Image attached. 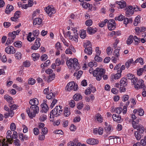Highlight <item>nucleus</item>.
<instances>
[{"mask_svg":"<svg viewBox=\"0 0 146 146\" xmlns=\"http://www.w3.org/2000/svg\"><path fill=\"white\" fill-rule=\"evenodd\" d=\"M37 105L31 106L27 110V112L29 117L33 118L35 117L36 114L39 112V109Z\"/></svg>","mask_w":146,"mask_h":146,"instance_id":"1","label":"nucleus"},{"mask_svg":"<svg viewBox=\"0 0 146 146\" xmlns=\"http://www.w3.org/2000/svg\"><path fill=\"white\" fill-rule=\"evenodd\" d=\"M66 64L68 68H73L74 69H78L80 68L78 60L75 58L70 59L67 61Z\"/></svg>","mask_w":146,"mask_h":146,"instance_id":"2","label":"nucleus"},{"mask_svg":"<svg viewBox=\"0 0 146 146\" xmlns=\"http://www.w3.org/2000/svg\"><path fill=\"white\" fill-rule=\"evenodd\" d=\"M106 70L102 68H97L94 70L93 72V75L96 77V79L97 80H100L103 76L105 74Z\"/></svg>","mask_w":146,"mask_h":146,"instance_id":"3","label":"nucleus"},{"mask_svg":"<svg viewBox=\"0 0 146 146\" xmlns=\"http://www.w3.org/2000/svg\"><path fill=\"white\" fill-rule=\"evenodd\" d=\"M58 107L56 106L53 110H52L50 113V118H54V117H57L60 115L62 113V110H60L58 111H57L58 110Z\"/></svg>","mask_w":146,"mask_h":146,"instance_id":"4","label":"nucleus"},{"mask_svg":"<svg viewBox=\"0 0 146 146\" xmlns=\"http://www.w3.org/2000/svg\"><path fill=\"white\" fill-rule=\"evenodd\" d=\"M66 88H67V90L70 91L72 90L76 91L77 90L78 87L77 85L74 82H69L67 84Z\"/></svg>","mask_w":146,"mask_h":146,"instance_id":"5","label":"nucleus"},{"mask_svg":"<svg viewBox=\"0 0 146 146\" xmlns=\"http://www.w3.org/2000/svg\"><path fill=\"white\" fill-rule=\"evenodd\" d=\"M108 29L112 31L114 30L116 27V24L115 21L113 19L108 20Z\"/></svg>","mask_w":146,"mask_h":146,"instance_id":"6","label":"nucleus"},{"mask_svg":"<svg viewBox=\"0 0 146 146\" xmlns=\"http://www.w3.org/2000/svg\"><path fill=\"white\" fill-rule=\"evenodd\" d=\"M44 10L46 13L48 15L51 16L52 14H54L56 13V11L54 7L52 8L49 6H47L44 9Z\"/></svg>","mask_w":146,"mask_h":146,"instance_id":"7","label":"nucleus"},{"mask_svg":"<svg viewBox=\"0 0 146 146\" xmlns=\"http://www.w3.org/2000/svg\"><path fill=\"white\" fill-rule=\"evenodd\" d=\"M40 38H37L35 40L34 44L31 46V49L34 50H37L40 46Z\"/></svg>","mask_w":146,"mask_h":146,"instance_id":"8","label":"nucleus"},{"mask_svg":"<svg viewBox=\"0 0 146 146\" xmlns=\"http://www.w3.org/2000/svg\"><path fill=\"white\" fill-rule=\"evenodd\" d=\"M135 88L138 89L139 88H144V86L143 81L140 79L137 81V83L135 84Z\"/></svg>","mask_w":146,"mask_h":146,"instance_id":"9","label":"nucleus"},{"mask_svg":"<svg viewBox=\"0 0 146 146\" xmlns=\"http://www.w3.org/2000/svg\"><path fill=\"white\" fill-rule=\"evenodd\" d=\"M5 52L8 54H14L15 52V50L14 48L11 46H9L5 49Z\"/></svg>","mask_w":146,"mask_h":146,"instance_id":"10","label":"nucleus"},{"mask_svg":"<svg viewBox=\"0 0 146 146\" xmlns=\"http://www.w3.org/2000/svg\"><path fill=\"white\" fill-rule=\"evenodd\" d=\"M87 142L89 144L94 145L98 144L99 141L98 140L93 138L87 139Z\"/></svg>","mask_w":146,"mask_h":146,"instance_id":"11","label":"nucleus"},{"mask_svg":"<svg viewBox=\"0 0 146 146\" xmlns=\"http://www.w3.org/2000/svg\"><path fill=\"white\" fill-rule=\"evenodd\" d=\"M119 84L120 86L125 87L127 84V79L125 78H122L120 81Z\"/></svg>","mask_w":146,"mask_h":146,"instance_id":"12","label":"nucleus"},{"mask_svg":"<svg viewBox=\"0 0 146 146\" xmlns=\"http://www.w3.org/2000/svg\"><path fill=\"white\" fill-rule=\"evenodd\" d=\"M97 31V29L96 28H93L91 27H89L87 29V32L90 35L95 33Z\"/></svg>","mask_w":146,"mask_h":146,"instance_id":"13","label":"nucleus"},{"mask_svg":"<svg viewBox=\"0 0 146 146\" xmlns=\"http://www.w3.org/2000/svg\"><path fill=\"white\" fill-rule=\"evenodd\" d=\"M117 73H116L114 75H112L111 76V81L114 80V79L117 80L121 76V73L117 72Z\"/></svg>","mask_w":146,"mask_h":146,"instance_id":"14","label":"nucleus"},{"mask_svg":"<svg viewBox=\"0 0 146 146\" xmlns=\"http://www.w3.org/2000/svg\"><path fill=\"white\" fill-rule=\"evenodd\" d=\"M116 3L119 5L118 8L122 9L126 7V3L125 1L122 0L119 1H117Z\"/></svg>","mask_w":146,"mask_h":146,"instance_id":"15","label":"nucleus"},{"mask_svg":"<svg viewBox=\"0 0 146 146\" xmlns=\"http://www.w3.org/2000/svg\"><path fill=\"white\" fill-rule=\"evenodd\" d=\"M80 5L83 8L86 9L88 7L90 9L92 8V5H91L88 3H87L86 2H81L80 3Z\"/></svg>","mask_w":146,"mask_h":146,"instance_id":"16","label":"nucleus"},{"mask_svg":"<svg viewBox=\"0 0 146 146\" xmlns=\"http://www.w3.org/2000/svg\"><path fill=\"white\" fill-rule=\"evenodd\" d=\"M41 106L42 108V112H46L48 109V106L47 104L44 102L41 105Z\"/></svg>","mask_w":146,"mask_h":146,"instance_id":"17","label":"nucleus"},{"mask_svg":"<svg viewBox=\"0 0 146 146\" xmlns=\"http://www.w3.org/2000/svg\"><path fill=\"white\" fill-rule=\"evenodd\" d=\"M84 52L87 55H90L92 52V48L90 46L87 47L85 49Z\"/></svg>","mask_w":146,"mask_h":146,"instance_id":"18","label":"nucleus"},{"mask_svg":"<svg viewBox=\"0 0 146 146\" xmlns=\"http://www.w3.org/2000/svg\"><path fill=\"white\" fill-rule=\"evenodd\" d=\"M112 118L114 121L117 122L118 123H119L121 120V116H119V115L117 116L116 114H113V115Z\"/></svg>","mask_w":146,"mask_h":146,"instance_id":"19","label":"nucleus"},{"mask_svg":"<svg viewBox=\"0 0 146 146\" xmlns=\"http://www.w3.org/2000/svg\"><path fill=\"white\" fill-rule=\"evenodd\" d=\"M14 9L13 6L12 5H10L9 6L7 5L6 8L5 10V12L7 14H9L11 11Z\"/></svg>","mask_w":146,"mask_h":146,"instance_id":"20","label":"nucleus"},{"mask_svg":"<svg viewBox=\"0 0 146 146\" xmlns=\"http://www.w3.org/2000/svg\"><path fill=\"white\" fill-rule=\"evenodd\" d=\"M29 103L31 106L38 105V100L36 98L31 100L30 101Z\"/></svg>","mask_w":146,"mask_h":146,"instance_id":"21","label":"nucleus"},{"mask_svg":"<svg viewBox=\"0 0 146 146\" xmlns=\"http://www.w3.org/2000/svg\"><path fill=\"white\" fill-rule=\"evenodd\" d=\"M64 114L65 117H68L70 114V108H68L65 107L64 110Z\"/></svg>","mask_w":146,"mask_h":146,"instance_id":"22","label":"nucleus"},{"mask_svg":"<svg viewBox=\"0 0 146 146\" xmlns=\"http://www.w3.org/2000/svg\"><path fill=\"white\" fill-rule=\"evenodd\" d=\"M42 20L41 19L37 18L34 20L33 23L34 25H40L42 23Z\"/></svg>","mask_w":146,"mask_h":146,"instance_id":"23","label":"nucleus"},{"mask_svg":"<svg viewBox=\"0 0 146 146\" xmlns=\"http://www.w3.org/2000/svg\"><path fill=\"white\" fill-rule=\"evenodd\" d=\"M95 119L100 123H102L103 121V118L99 113H98L95 115Z\"/></svg>","mask_w":146,"mask_h":146,"instance_id":"24","label":"nucleus"},{"mask_svg":"<svg viewBox=\"0 0 146 146\" xmlns=\"http://www.w3.org/2000/svg\"><path fill=\"white\" fill-rule=\"evenodd\" d=\"M82 98V96L80 94H75L73 96L74 99L76 101L81 99Z\"/></svg>","mask_w":146,"mask_h":146,"instance_id":"25","label":"nucleus"},{"mask_svg":"<svg viewBox=\"0 0 146 146\" xmlns=\"http://www.w3.org/2000/svg\"><path fill=\"white\" fill-rule=\"evenodd\" d=\"M82 73V71L80 70L78 71V72H76L74 73V76H76L77 79H79L81 76Z\"/></svg>","mask_w":146,"mask_h":146,"instance_id":"26","label":"nucleus"},{"mask_svg":"<svg viewBox=\"0 0 146 146\" xmlns=\"http://www.w3.org/2000/svg\"><path fill=\"white\" fill-rule=\"evenodd\" d=\"M133 61V60L132 58H131L127 61L125 63V66L127 68H128L129 67Z\"/></svg>","mask_w":146,"mask_h":146,"instance_id":"27","label":"nucleus"},{"mask_svg":"<svg viewBox=\"0 0 146 146\" xmlns=\"http://www.w3.org/2000/svg\"><path fill=\"white\" fill-rule=\"evenodd\" d=\"M139 16H137L135 19L133 24L135 26H137L138 24L140 23V18Z\"/></svg>","mask_w":146,"mask_h":146,"instance_id":"28","label":"nucleus"},{"mask_svg":"<svg viewBox=\"0 0 146 146\" xmlns=\"http://www.w3.org/2000/svg\"><path fill=\"white\" fill-rule=\"evenodd\" d=\"M133 41V36H132L130 35L129 37L128 38L127 41V44L129 45L132 43Z\"/></svg>","mask_w":146,"mask_h":146,"instance_id":"29","label":"nucleus"},{"mask_svg":"<svg viewBox=\"0 0 146 146\" xmlns=\"http://www.w3.org/2000/svg\"><path fill=\"white\" fill-rule=\"evenodd\" d=\"M127 11L125 12L126 16L129 17L131 15L134 13V11L132 10L126 9Z\"/></svg>","mask_w":146,"mask_h":146,"instance_id":"30","label":"nucleus"},{"mask_svg":"<svg viewBox=\"0 0 146 146\" xmlns=\"http://www.w3.org/2000/svg\"><path fill=\"white\" fill-rule=\"evenodd\" d=\"M137 130L140 133H143L144 131V129L142 126H137Z\"/></svg>","mask_w":146,"mask_h":146,"instance_id":"31","label":"nucleus"},{"mask_svg":"<svg viewBox=\"0 0 146 146\" xmlns=\"http://www.w3.org/2000/svg\"><path fill=\"white\" fill-rule=\"evenodd\" d=\"M55 48L57 50H62V46L59 42H58L56 44Z\"/></svg>","mask_w":146,"mask_h":146,"instance_id":"32","label":"nucleus"},{"mask_svg":"<svg viewBox=\"0 0 146 146\" xmlns=\"http://www.w3.org/2000/svg\"><path fill=\"white\" fill-rule=\"evenodd\" d=\"M134 135L137 140H139L141 138V135L138 131H135L134 133Z\"/></svg>","mask_w":146,"mask_h":146,"instance_id":"33","label":"nucleus"},{"mask_svg":"<svg viewBox=\"0 0 146 146\" xmlns=\"http://www.w3.org/2000/svg\"><path fill=\"white\" fill-rule=\"evenodd\" d=\"M124 18V16L121 15L118 17H115V20H118L119 21H121L123 20Z\"/></svg>","mask_w":146,"mask_h":146,"instance_id":"34","label":"nucleus"},{"mask_svg":"<svg viewBox=\"0 0 146 146\" xmlns=\"http://www.w3.org/2000/svg\"><path fill=\"white\" fill-rule=\"evenodd\" d=\"M22 54L20 52H17L15 54V58L17 60H19L21 58Z\"/></svg>","mask_w":146,"mask_h":146,"instance_id":"35","label":"nucleus"},{"mask_svg":"<svg viewBox=\"0 0 146 146\" xmlns=\"http://www.w3.org/2000/svg\"><path fill=\"white\" fill-rule=\"evenodd\" d=\"M32 56L33 58V60L34 61H35L38 59L39 55L38 54L33 53L32 54Z\"/></svg>","mask_w":146,"mask_h":146,"instance_id":"36","label":"nucleus"},{"mask_svg":"<svg viewBox=\"0 0 146 146\" xmlns=\"http://www.w3.org/2000/svg\"><path fill=\"white\" fill-rule=\"evenodd\" d=\"M7 142L10 144L12 143V136L11 135H7L6 137Z\"/></svg>","mask_w":146,"mask_h":146,"instance_id":"37","label":"nucleus"},{"mask_svg":"<svg viewBox=\"0 0 146 146\" xmlns=\"http://www.w3.org/2000/svg\"><path fill=\"white\" fill-rule=\"evenodd\" d=\"M122 111L121 108H115L114 110V112L117 114H120Z\"/></svg>","mask_w":146,"mask_h":146,"instance_id":"38","label":"nucleus"},{"mask_svg":"<svg viewBox=\"0 0 146 146\" xmlns=\"http://www.w3.org/2000/svg\"><path fill=\"white\" fill-rule=\"evenodd\" d=\"M119 49H116L114 50L113 55L116 57H118L119 56Z\"/></svg>","mask_w":146,"mask_h":146,"instance_id":"39","label":"nucleus"},{"mask_svg":"<svg viewBox=\"0 0 146 146\" xmlns=\"http://www.w3.org/2000/svg\"><path fill=\"white\" fill-rule=\"evenodd\" d=\"M22 42L20 41H17L14 43V46L16 47H21V45Z\"/></svg>","mask_w":146,"mask_h":146,"instance_id":"40","label":"nucleus"},{"mask_svg":"<svg viewBox=\"0 0 146 146\" xmlns=\"http://www.w3.org/2000/svg\"><path fill=\"white\" fill-rule=\"evenodd\" d=\"M47 119L46 116L44 114H43L40 116L39 119L41 121H44Z\"/></svg>","mask_w":146,"mask_h":146,"instance_id":"41","label":"nucleus"},{"mask_svg":"<svg viewBox=\"0 0 146 146\" xmlns=\"http://www.w3.org/2000/svg\"><path fill=\"white\" fill-rule=\"evenodd\" d=\"M134 39L135 42V44L137 45L140 42V38H138L136 36H134Z\"/></svg>","mask_w":146,"mask_h":146,"instance_id":"42","label":"nucleus"},{"mask_svg":"<svg viewBox=\"0 0 146 146\" xmlns=\"http://www.w3.org/2000/svg\"><path fill=\"white\" fill-rule=\"evenodd\" d=\"M9 38L13 40L16 37V35L13 33H10L8 34Z\"/></svg>","mask_w":146,"mask_h":146,"instance_id":"43","label":"nucleus"},{"mask_svg":"<svg viewBox=\"0 0 146 146\" xmlns=\"http://www.w3.org/2000/svg\"><path fill=\"white\" fill-rule=\"evenodd\" d=\"M55 95H54L53 94L52 92H51L49 94H47L46 96V98L48 99H50L52 98L53 97H54Z\"/></svg>","mask_w":146,"mask_h":146,"instance_id":"44","label":"nucleus"},{"mask_svg":"<svg viewBox=\"0 0 146 146\" xmlns=\"http://www.w3.org/2000/svg\"><path fill=\"white\" fill-rule=\"evenodd\" d=\"M35 80L33 78H30L28 82V84L31 85L35 84Z\"/></svg>","mask_w":146,"mask_h":146,"instance_id":"45","label":"nucleus"},{"mask_svg":"<svg viewBox=\"0 0 146 146\" xmlns=\"http://www.w3.org/2000/svg\"><path fill=\"white\" fill-rule=\"evenodd\" d=\"M92 92V90L90 88H88L85 91V93L86 95L90 94Z\"/></svg>","mask_w":146,"mask_h":146,"instance_id":"46","label":"nucleus"},{"mask_svg":"<svg viewBox=\"0 0 146 146\" xmlns=\"http://www.w3.org/2000/svg\"><path fill=\"white\" fill-rule=\"evenodd\" d=\"M100 55H96L95 58V60L97 62H101L102 60V58L99 57V56Z\"/></svg>","mask_w":146,"mask_h":146,"instance_id":"47","label":"nucleus"},{"mask_svg":"<svg viewBox=\"0 0 146 146\" xmlns=\"http://www.w3.org/2000/svg\"><path fill=\"white\" fill-rule=\"evenodd\" d=\"M16 127L14 123H12L10 125V128L12 131H14L16 129Z\"/></svg>","mask_w":146,"mask_h":146,"instance_id":"48","label":"nucleus"},{"mask_svg":"<svg viewBox=\"0 0 146 146\" xmlns=\"http://www.w3.org/2000/svg\"><path fill=\"white\" fill-rule=\"evenodd\" d=\"M39 32L38 30H35L33 31V35L34 37H37L39 34Z\"/></svg>","mask_w":146,"mask_h":146,"instance_id":"49","label":"nucleus"},{"mask_svg":"<svg viewBox=\"0 0 146 146\" xmlns=\"http://www.w3.org/2000/svg\"><path fill=\"white\" fill-rule=\"evenodd\" d=\"M55 75L54 74H53L52 75H50L48 77V79L47 80L48 82H49L53 80L55 77Z\"/></svg>","mask_w":146,"mask_h":146,"instance_id":"50","label":"nucleus"},{"mask_svg":"<svg viewBox=\"0 0 146 146\" xmlns=\"http://www.w3.org/2000/svg\"><path fill=\"white\" fill-rule=\"evenodd\" d=\"M108 20L106 19L104 20V21H102L101 23L99 24V26L100 27H103L106 24L108 23Z\"/></svg>","mask_w":146,"mask_h":146,"instance_id":"51","label":"nucleus"},{"mask_svg":"<svg viewBox=\"0 0 146 146\" xmlns=\"http://www.w3.org/2000/svg\"><path fill=\"white\" fill-rule=\"evenodd\" d=\"M112 126L111 125H109L108 126H107L105 127V129L107 132L108 133H110V132L111 131Z\"/></svg>","mask_w":146,"mask_h":146,"instance_id":"52","label":"nucleus"},{"mask_svg":"<svg viewBox=\"0 0 146 146\" xmlns=\"http://www.w3.org/2000/svg\"><path fill=\"white\" fill-rule=\"evenodd\" d=\"M10 106V109L11 111H13V110L16 109L18 106L16 105L15 104H13L11 106L10 105H9Z\"/></svg>","mask_w":146,"mask_h":146,"instance_id":"53","label":"nucleus"},{"mask_svg":"<svg viewBox=\"0 0 146 146\" xmlns=\"http://www.w3.org/2000/svg\"><path fill=\"white\" fill-rule=\"evenodd\" d=\"M57 100L54 99L51 104L50 108H51V109H52L54 106L57 103Z\"/></svg>","mask_w":146,"mask_h":146,"instance_id":"54","label":"nucleus"},{"mask_svg":"<svg viewBox=\"0 0 146 146\" xmlns=\"http://www.w3.org/2000/svg\"><path fill=\"white\" fill-rule=\"evenodd\" d=\"M92 23V22L91 19H89L86 21L85 24L87 26H90L91 25Z\"/></svg>","mask_w":146,"mask_h":146,"instance_id":"55","label":"nucleus"},{"mask_svg":"<svg viewBox=\"0 0 146 146\" xmlns=\"http://www.w3.org/2000/svg\"><path fill=\"white\" fill-rule=\"evenodd\" d=\"M13 42V40L9 38H8L7 39V40L6 41V45H9L11 44Z\"/></svg>","mask_w":146,"mask_h":146,"instance_id":"56","label":"nucleus"},{"mask_svg":"<svg viewBox=\"0 0 146 146\" xmlns=\"http://www.w3.org/2000/svg\"><path fill=\"white\" fill-rule=\"evenodd\" d=\"M4 98L9 102H11V100H12V98L11 97L6 95L5 96Z\"/></svg>","mask_w":146,"mask_h":146,"instance_id":"57","label":"nucleus"},{"mask_svg":"<svg viewBox=\"0 0 146 146\" xmlns=\"http://www.w3.org/2000/svg\"><path fill=\"white\" fill-rule=\"evenodd\" d=\"M138 113L139 115L142 116L144 114V111L142 109L140 108L138 109Z\"/></svg>","mask_w":146,"mask_h":146,"instance_id":"58","label":"nucleus"},{"mask_svg":"<svg viewBox=\"0 0 146 146\" xmlns=\"http://www.w3.org/2000/svg\"><path fill=\"white\" fill-rule=\"evenodd\" d=\"M69 104L70 106L72 108H74L75 105V102L73 100H71L70 101Z\"/></svg>","mask_w":146,"mask_h":146,"instance_id":"59","label":"nucleus"},{"mask_svg":"<svg viewBox=\"0 0 146 146\" xmlns=\"http://www.w3.org/2000/svg\"><path fill=\"white\" fill-rule=\"evenodd\" d=\"M42 134L44 135L46 134L48 132L47 128L45 127L42 128Z\"/></svg>","mask_w":146,"mask_h":146,"instance_id":"60","label":"nucleus"},{"mask_svg":"<svg viewBox=\"0 0 146 146\" xmlns=\"http://www.w3.org/2000/svg\"><path fill=\"white\" fill-rule=\"evenodd\" d=\"M17 133L16 131H15L13 132V135L12 136V139L13 140L14 139H17Z\"/></svg>","mask_w":146,"mask_h":146,"instance_id":"61","label":"nucleus"},{"mask_svg":"<svg viewBox=\"0 0 146 146\" xmlns=\"http://www.w3.org/2000/svg\"><path fill=\"white\" fill-rule=\"evenodd\" d=\"M47 58V56L45 54L42 55L41 57V60L42 61H44Z\"/></svg>","mask_w":146,"mask_h":146,"instance_id":"62","label":"nucleus"},{"mask_svg":"<svg viewBox=\"0 0 146 146\" xmlns=\"http://www.w3.org/2000/svg\"><path fill=\"white\" fill-rule=\"evenodd\" d=\"M80 36L82 38L84 39L86 36V32L84 31H82L80 34Z\"/></svg>","mask_w":146,"mask_h":146,"instance_id":"63","label":"nucleus"},{"mask_svg":"<svg viewBox=\"0 0 146 146\" xmlns=\"http://www.w3.org/2000/svg\"><path fill=\"white\" fill-rule=\"evenodd\" d=\"M23 65L25 67H29L30 66V62L29 61H26L23 62Z\"/></svg>","mask_w":146,"mask_h":146,"instance_id":"64","label":"nucleus"}]
</instances>
